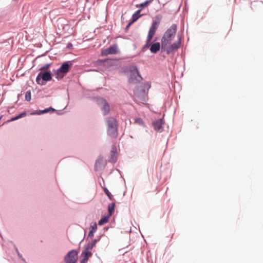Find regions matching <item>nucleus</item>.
Here are the masks:
<instances>
[{"label": "nucleus", "instance_id": "nucleus-6", "mask_svg": "<svg viewBox=\"0 0 263 263\" xmlns=\"http://www.w3.org/2000/svg\"><path fill=\"white\" fill-rule=\"evenodd\" d=\"M51 79L52 77L50 71L40 72L36 77V82L38 84L43 85L42 81H49Z\"/></svg>", "mask_w": 263, "mask_h": 263}, {"label": "nucleus", "instance_id": "nucleus-15", "mask_svg": "<svg viewBox=\"0 0 263 263\" xmlns=\"http://www.w3.org/2000/svg\"><path fill=\"white\" fill-rule=\"evenodd\" d=\"M103 189L104 192L106 194V195L109 198V199L111 200H114V198H113V197L111 195V193L107 190V189L105 187H103Z\"/></svg>", "mask_w": 263, "mask_h": 263}, {"label": "nucleus", "instance_id": "nucleus-25", "mask_svg": "<svg viewBox=\"0 0 263 263\" xmlns=\"http://www.w3.org/2000/svg\"><path fill=\"white\" fill-rule=\"evenodd\" d=\"M133 23V22H132V21L130 23H129L128 24V25H127V27H129L130 26V25Z\"/></svg>", "mask_w": 263, "mask_h": 263}, {"label": "nucleus", "instance_id": "nucleus-22", "mask_svg": "<svg viewBox=\"0 0 263 263\" xmlns=\"http://www.w3.org/2000/svg\"><path fill=\"white\" fill-rule=\"evenodd\" d=\"M136 123L139 124V125H143V121L141 118H137L135 120Z\"/></svg>", "mask_w": 263, "mask_h": 263}, {"label": "nucleus", "instance_id": "nucleus-1", "mask_svg": "<svg viewBox=\"0 0 263 263\" xmlns=\"http://www.w3.org/2000/svg\"><path fill=\"white\" fill-rule=\"evenodd\" d=\"M177 29V26L173 24L165 32L161 39V48L167 54H170L173 51L178 49L181 45L180 36H178V41L173 43L171 46L168 47L175 37Z\"/></svg>", "mask_w": 263, "mask_h": 263}, {"label": "nucleus", "instance_id": "nucleus-20", "mask_svg": "<svg viewBox=\"0 0 263 263\" xmlns=\"http://www.w3.org/2000/svg\"><path fill=\"white\" fill-rule=\"evenodd\" d=\"M25 99L27 101H29L31 100V92L29 91H28L26 92L25 94Z\"/></svg>", "mask_w": 263, "mask_h": 263}, {"label": "nucleus", "instance_id": "nucleus-23", "mask_svg": "<svg viewBox=\"0 0 263 263\" xmlns=\"http://www.w3.org/2000/svg\"><path fill=\"white\" fill-rule=\"evenodd\" d=\"M51 110L52 111H54V109L51 107H50L49 108L45 109L42 111H41V112L42 114L46 113L48 112L49 110Z\"/></svg>", "mask_w": 263, "mask_h": 263}, {"label": "nucleus", "instance_id": "nucleus-14", "mask_svg": "<svg viewBox=\"0 0 263 263\" xmlns=\"http://www.w3.org/2000/svg\"><path fill=\"white\" fill-rule=\"evenodd\" d=\"M108 221V217L105 216L102 218L98 222V224L100 226L103 225Z\"/></svg>", "mask_w": 263, "mask_h": 263}, {"label": "nucleus", "instance_id": "nucleus-12", "mask_svg": "<svg viewBox=\"0 0 263 263\" xmlns=\"http://www.w3.org/2000/svg\"><path fill=\"white\" fill-rule=\"evenodd\" d=\"M102 109V110L104 111V114L105 115L107 114L109 112L110 107L108 104L105 101H103V105Z\"/></svg>", "mask_w": 263, "mask_h": 263}, {"label": "nucleus", "instance_id": "nucleus-21", "mask_svg": "<svg viewBox=\"0 0 263 263\" xmlns=\"http://www.w3.org/2000/svg\"><path fill=\"white\" fill-rule=\"evenodd\" d=\"M258 4L262 5V3L261 1H255L251 3V6L252 7H255Z\"/></svg>", "mask_w": 263, "mask_h": 263}, {"label": "nucleus", "instance_id": "nucleus-5", "mask_svg": "<svg viewBox=\"0 0 263 263\" xmlns=\"http://www.w3.org/2000/svg\"><path fill=\"white\" fill-rule=\"evenodd\" d=\"M69 62L64 63L59 68L57 72V78L62 79L69 71L70 68Z\"/></svg>", "mask_w": 263, "mask_h": 263}, {"label": "nucleus", "instance_id": "nucleus-17", "mask_svg": "<svg viewBox=\"0 0 263 263\" xmlns=\"http://www.w3.org/2000/svg\"><path fill=\"white\" fill-rule=\"evenodd\" d=\"M115 204V203H112L109 204L108 205V212L109 213L110 215L112 214L113 212L114 211Z\"/></svg>", "mask_w": 263, "mask_h": 263}, {"label": "nucleus", "instance_id": "nucleus-4", "mask_svg": "<svg viewBox=\"0 0 263 263\" xmlns=\"http://www.w3.org/2000/svg\"><path fill=\"white\" fill-rule=\"evenodd\" d=\"M130 76L129 78V82L130 83H136L139 81L142 78L139 74L137 67L135 65L130 66L129 67Z\"/></svg>", "mask_w": 263, "mask_h": 263}, {"label": "nucleus", "instance_id": "nucleus-3", "mask_svg": "<svg viewBox=\"0 0 263 263\" xmlns=\"http://www.w3.org/2000/svg\"><path fill=\"white\" fill-rule=\"evenodd\" d=\"M106 121L107 124V134L111 137L116 138L118 136L116 120L112 117H108Z\"/></svg>", "mask_w": 263, "mask_h": 263}, {"label": "nucleus", "instance_id": "nucleus-7", "mask_svg": "<svg viewBox=\"0 0 263 263\" xmlns=\"http://www.w3.org/2000/svg\"><path fill=\"white\" fill-rule=\"evenodd\" d=\"M78 259V252L76 250H71L65 256V263H76Z\"/></svg>", "mask_w": 263, "mask_h": 263}, {"label": "nucleus", "instance_id": "nucleus-13", "mask_svg": "<svg viewBox=\"0 0 263 263\" xmlns=\"http://www.w3.org/2000/svg\"><path fill=\"white\" fill-rule=\"evenodd\" d=\"M90 228H91V230L89 231V234H88V236L89 237H92L93 235V233L96 232V231L97 230V224L95 223L93 224V226L91 227Z\"/></svg>", "mask_w": 263, "mask_h": 263}, {"label": "nucleus", "instance_id": "nucleus-16", "mask_svg": "<svg viewBox=\"0 0 263 263\" xmlns=\"http://www.w3.org/2000/svg\"><path fill=\"white\" fill-rule=\"evenodd\" d=\"M141 10H138L133 15V20L132 22H134L137 21L140 16L139 15V13L140 12Z\"/></svg>", "mask_w": 263, "mask_h": 263}, {"label": "nucleus", "instance_id": "nucleus-11", "mask_svg": "<svg viewBox=\"0 0 263 263\" xmlns=\"http://www.w3.org/2000/svg\"><path fill=\"white\" fill-rule=\"evenodd\" d=\"M97 241V239L93 240L91 242L88 243L84 250L87 251L88 252H91L93 248L95 246L96 242Z\"/></svg>", "mask_w": 263, "mask_h": 263}, {"label": "nucleus", "instance_id": "nucleus-18", "mask_svg": "<svg viewBox=\"0 0 263 263\" xmlns=\"http://www.w3.org/2000/svg\"><path fill=\"white\" fill-rule=\"evenodd\" d=\"M154 0H147L144 3H142L139 5V7L141 8H144L145 7L147 6L149 4H150Z\"/></svg>", "mask_w": 263, "mask_h": 263}, {"label": "nucleus", "instance_id": "nucleus-8", "mask_svg": "<svg viewBox=\"0 0 263 263\" xmlns=\"http://www.w3.org/2000/svg\"><path fill=\"white\" fill-rule=\"evenodd\" d=\"M119 52V49L117 45L114 44L109 48L102 50V53L105 55L110 54H117Z\"/></svg>", "mask_w": 263, "mask_h": 263}, {"label": "nucleus", "instance_id": "nucleus-2", "mask_svg": "<svg viewBox=\"0 0 263 263\" xmlns=\"http://www.w3.org/2000/svg\"><path fill=\"white\" fill-rule=\"evenodd\" d=\"M161 18L162 16L161 15H158L155 17V19L152 23L149 28L147 36L146 43L144 46V48H149L150 47L149 50L151 52L153 53H156L160 49V44L159 43H152L151 41L156 32Z\"/></svg>", "mask_w": 263, "mask_h": 263}, {"label": "nucleus", "instance_id": "nucleus-19", "mask_svg": "<svg viewBox=\"0 0 263 263\" xmlns=\"http://www.w3.org/2000/svg\"><path fill=\"white\" fill-rule=\"evenodd\" d=\"M26 115V113L25 112H22L18 115V116H16L14 118H13L11 119V121H14L16 120H17L21 118L24 117Z\"/></svg>", "mask_w": 263, "mask_h": 263}, {"label": "nucleus", "instance_id": "nucleus-9", "mask_svg": "<svg viewBox=\"0 0 263 263\" xmlns=\"http://www.w3.org/2000/svg\"><path fill=\"white\" fill-rule=\"evenodd\" d=\"M81 256L83 257L81 260V263H86L88 260V258L92 256L91 252L84 250L82 252Z\"/></svg>", "mask_w": 263, "mask_h": 263}, {"label": "nucleus", "instance_id": "nucleus-24", "mask_svg": "<svg viewBox=\"0 0 263 263\" xmlns=\"http://www.w3.org/2000/svg\"><path fill=\"white\" fill-rule=\"evenodd\" d=\"M50 65L49 64H46L42 66L41 68H40V70H47L49 68Z\"/></svg>", "mask_w": 263, "mask_h": 263}, {"label": "nucleus", "instance_id": "nucleus-10", "mask_svg": "<svg viewBox=\"0 0 263 263\" xmlns=\"http://www.w3.org/2000/svg\"><path fill=\"white\" fill-rule=\"evenodd\" d=\"M163 124L162 120H158L153 123V126L156 130L160 131L163 128Z\"/></svg>", "mask_w": 263, "mask_h": 263}]
</instances>
